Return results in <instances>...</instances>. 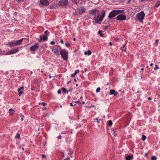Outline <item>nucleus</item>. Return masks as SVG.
Returning <instances> with one entry per match:
<instances>
[{
    "instance_id": "nucleus-5",
    "label": "nucleus",
    "mask_w": 160,
    "mask_h": 160,
    "mask_svg": "<svg viewBox=\"0 0 160 160\" xmlns=\"http://www.w3.org/2000/svg\"><path fill=\"white\" fill-rule=\"evenodd\" d=\"M60 53L61 57L64 60H67L68 59V51L64 49L60 51Z\"/></svg>"
},
{
    "instance_id": "nucleus-23",
    "label": "nucleus",
    "mask_w": 160,
    "mask_h": 160,
    "mask_svg": "<svg viewBox=\"0 0 160 160\" xmlns=\"http://www.w3.org/2000/svg\"><path fill=\"white\" fill-rule=\"evenodd\" d=\"M146 139V137L144 135H143L142 138V139L143 141H144Z\"/></svg>"
},
{
    "instance_id": "nucleus-52",
    "label": "nucleus",
    "mask_w": 160,
    "mask_h": 160,
    "mask_svg": "<svg viewBox=\"0 0 160 160\" xmlns=\"http://www.w3.org/2000/svg\"><path fill=\"white\" fill-rule=\"evenodd\" d=\"M18 1H23L24 0H17Z\"/></svg>"
},
{
    "instance_id": "nucleus-53",
    "label": "nucleus",
    "mask_w": 160,
    "mask_h": 160,
    "mask_svg": "<svg viewBox=\"0 0 160 160\" xmlns=\"http://www.w3.org/2000/svg\"><path fill=\"white\" fill-rule=\"evenodd\" d=\"M100 36H101V37H103V34H102V33H101V34H100Z\"/></svg>"
},
{
    "instance_id": "nucleus-50",
    "label": "nucleus",
    "mask_w": 160,
    "mask_h": 160,
    "mask_svg": "<svg viewBox=\"0 0 160 160\" xmlns=\"http://www.w3.org/2000/svg\"><path fill=\"white\" fill-rule=\"evenodd\" d=\"M148 99L149 100H151L152 99H151V98L150 97H149L148 98Z\"/></svg>"
},
{
    "instance_id": "nucleus-13",
    "label": "nucleus",
    "mask_w": 160,
    "mask_h": 160,
    "mask_svg": "<svg viewBox=\"0 0 160 160\" xmlns=\"http://www.w3.org/2000/svg\"><path fill=\"white\" fill-rule=\"evenodd\" d=\"M23 87H21L18 89V95L20 96L23 93Z\"/></svg>"
},
{
    "instance_id": "nucleus-43",
    "label": "nucleus",
    "mask_w": 160,
    "mask_h": 160,
    "mask_svg": "<svg viewBox=\"0 0 160 160\" xmlns=\"http://www.w3.org/2000/svg\"><path fill=\"white\" fill-rule=\"evenodd\" d=\"M60 42L62 44H63L64 42L63 41V40L62 39H61L60 40Z\"/></svg>"
},
{
    "instance_id": "nucleus-44",
    "label": "nucleus",
    "mask_w": 160,
    "mask_h": 160,
    "mask_svg": "<svg viewBox=\"0 0 160 160\" xmlns=\"http://www.w3.org/2000/svg\"><path fill=\"white\" fill-rule=\"evenodd\" d=\"M48 32V31L47 30H46L45 32V34H46V35H48V34L47 33Z\"/></svg>"
},
{
    "instance_id": "nucleus-61",
    "label": "nucleus",
    "mask_w": 160,
    "mask_h": 160,
    "mask_svg": "<svg viewBox=\"0 0 160 160\" xmlns=\"http://www.w3.org/2000/svg\"><path fill=\"white\" fill-rule=\"evenodd\" d=\"M49 78H51V75H49Z\"/></svg>"
},
{
    "instance_id": "nucleus-59",
    "label": "nucleus",
    "mask_w": 160,
    "mask_h": 160,
    "mask_svg": "<svg viewBox=\"0 0 160 160\" xmlns=\"http://www.w3.org/2000/svg\"><path fill=\"white\" fill-rule=\"evenodd\" d=\"M141 70H142V71L143 70H144V68H142L141 69Z\"/></svg>"
},
{
    "instance_id": "nucleus-28",
    "label": "nucleus",
    "mask_w": 160,
    "mask_h": 160,
    "mask_svg": "<svg viewBox=\"0 0 160 160\" xmlns=\"http://www.w3.org/2000/svg\"><path fill=\"white\" fill-rule=\"evenodd\" d=\"M100 88L99 87L96 90V92H99L100 91Z\"/></svg>"
},
{
    "instance_id": "nucleus-36",
    "label": "nucleus",
    "mask_w": 160,
    "mask_h": 160,
    "mask_svg": "<svg viewBox=\"0 0 160 160\" xmlns=\"http://www.w3.org/2000/svg\"><path fill=\"white\" fill-rule=\"evenodd\" d=\"M94 120H96L97 121V122L98 123H99V122H100V119H99L98 120V118H95L94 119Z\"/></svg>"
},
{
    "instance_id": "nucleus-26",
    "label": "nucleus",
    "mask_w": 160,
    "mask_h": 160,
    "mask_svg": "<svg viewBox=\"0 0 160 160\" xmlns=\"http://www.w3.org/2000/svg\"><path fill=\"white\" fill-rule=\"evenodd\" d=\"M112 124V121L111 120H109V121H108V125L109 126H111Z\"/></svg>"
},
{
    "instance_id": "nucleus-54",
    "label": "nucleus",
    "mask_w": 160,
    "mask_h": 160,
    "mask_svg": "<svg viewBox=\"0 0 160 160\" xmlns=\"http://www.w3.org/2000/svg\"><path fill=\"white\" fill-rule=\"evenodd\" d=\"M153 64H152V63H151V64H150V66H151V67H152V66H153Z\"/></svg>"
},
{
    "instance_id": "nucleus-7",
    "label": "nucleus",
    "mask_w": 160,
    "mask_h": 160,
    "mask_svg": "<svg viewBox=\"0 0 160 160\" xmlns=\"http://www.w3.org/2000/svg\"><path fill=\"white\" fill-rule=\"evenodd\" d=\"M68 0H61L59 2V4L61 6H66L68 4Z\"/></svg>"
},
{
    "instance_id": "nucleus-38",
    "label": "nucleus",
    "mask_w": 160,
    "mask_h": 160,
    "mask_svg": "<svg viewBox=\"0 0 160 160\" xmlns=\"http://www.w3.org/2000/svg\"><path fill=\"white\" fill-rule=\"evenodd\" d=\"M58 48H59V50L60 51H61V50H63V49H62L59 46H58Z\"/></svg>"
},
{
    "instance_id": "nucleus-1",
    "label": "nucleus",
    "mask_w": 160,
    "mask_h": 160,
    "mask_svg": "<svg viewBox=\"0 0 160 160\" xmlns=\"http://www.w3.org/2000/svg\"><path fill=\"white\" fill-rule=\"evenodd\" d=\"M99 11L96 9H92L89 12V14L90 16H92L97 14V16H95V20L97 23L101 24V21L102 20L105 16V12L104 10H102L101 12V15L99 16L100 13H98Z\"/></svg>"
},
{
    "instance_id": "nucleus-55",
    "label": "nucleus",
    "mask_w": 160,
    "mask_h": 160,
    "mask_svg": "<svg viewBox=\"0 0 160 160\" xmlns=\"http://www.w3.org/2000/svg\"><path fill=\"white\" fill-rule=\"evenodd\" d=\"M70 106H73V104H72V103H70Z\"/></svg>"
},
{
    "instance_id": "nucleus-19",
    "label": "nucleus",
    "mask_w": 160,
    "mask_h": 160,
    "mask_svg": "<svg viewBox=\"0 0 160 160\" xmlns=\"http://www.w3.org/2000/svg\"><path fill=\"white\" fill-rule=\"evenodd\" d=\"M121 48L122 51L126 52V48L125 45H123L122 47H121Z\"/></svg>"
},
{
    "instance_id": "nucleus-33",
    "label": "nucleus",
    "mask_w": 160,
    "mask_h": 160,
    "mask_svg": "<svg viewBox=\"0 0 160 160\" xmlns=\"http://www.w3.org/2000/svg\"><path fill=\"white\" fill-rule=\"evenodd\" d=\"M65 45L67 47H69L70 46V43H65Z\"/></svg>"
},
{
    "instance_id": "nucleus-12",
    "label": "nucleus",
    "mask_w": 160,
    "mask_h": 160,
    "mask_svg": "<svg viewBox=\"0 0 160 160\" xmlns=\"http://www.w3.org/2000/svg\"><path fill=\"white\" fill-rule=\"evenodd\" d=\"M47 38H48V37L45 35H43L42 36H40V39L39 41L40 42H42V41H44L45 40H46L47 39Z\"/></svg>"
},
{
    "instance_id": "nucleus-56",
    "label": "nucleus",
    "mask_w": 160,
    "mask_h": 160,
    "mask_svg": "<svg viewBox=\"0 0 160 160\" xmlns=\"http://www.w3.org/2000/svg\"><path fill=\"white\" fill-rule=\"evenodd\" d=\"M147 1V0H140L141 2H143V1Z\"/></svg>"
},
{
    "instance_id": "nucleus-51",
    "label": "nucleus",
    "mask_w": 160,
    "mask_h": 160,
    "mask_svg": "<svg viewBox=\"0 0 160 160\" xmlns=\"http://www.w3.org/2000/svg\"><path fill=\"white\" fill-rule=\"evenodd\" d=\"M109 44L111 46H112V43L111 42H110L109 43Z\"/></svg>"
},
{
    "instance_id": "nucleus-47",
    "label": "nucleus",
    "mask_w": 160,
    "mask_h": 160,
    "mask_svg": "<svg viewBox=\"0 0 160 160\" xmlns=\"http://www.w3.org/2000/svg\"><path fill=\"white\" fill-rule=\"evenodd\" d=\"M75 102L77 103H78L79 104H81V103L79 101H77V102Z\"/></svg>"
},
{
    "instance_id": "nucleus-32",
    "label": "nucleus",
    "mask_w": 160,
    "mask_h": 160,
    "mask_svg": "<svg viewBox=\"0 0 160 160\" xmlns=\"http://www.w3.org/2000/svg\"><path fill=\"white\" fill-rule=\"evenodd\" d=\"M68 150L69 151V152L70 154H72L73 153V151L71 150L70 149H68Z\"/></svg>"
},
{
    "instance_id": "nucleus-10",
    "label": "nucleus",
    "mask_w": 160,
    "mask_h": 160,
    "mask_svg": "<svg viewBox=\"0 0 160 160\" xmlns=\"http://www.w3.org/2000/svg\"><path fill=\"white\" fill-rule=\"evenodd\" d=\"M18 48H14L11 49L9 52V54H13L17 52L18 51Z\"/></svg>"
},
{
    "instance_id": "nucleus-29",
    "label": "nucleus",
    "mask_w": 160,
    "mask_h": 160,
    "mask_svg": "<svg viewBox=\"0 0 160 160\" xmlns=\"http://www.w3.org/2000/svg\"><path fill=\"white\" fill-rule=\"evenodd\" d=\"M91 53L92 52L90 50H88L87 52V55H91Z\"/></svg>"
},
{
    "instance_id": "nucleus-41",
    "label": "nucleus",
    "mask_w": 160,
    "mask_h": 160,
    "mask_svg": "<svg viewBox=\"0 0 160 160\" xmlns=\"http://www.w3.org/2000/svg\"><path fill=\"white\" fill-rule=\"evenodd\" d=\"M75 75V74L74 73L71 75V76L72 77H74Z\"/></svg>"
},
{
    "instance_id": "nucleus-30",
    "label": "nucleus",
    "mask_w": 160,
    "mask_h": 160,
    "mask_svg": "<svg viewBox=\"0 0 160 160\" xmlns=\"http://www.w3.org/2000/svg\"><path fill=\"white\" fill-rule=\"evenodd\" d=\"M159 69L158 66L157 65H155V68H154V69L155 70H157Z\"/></svg>"
},
{
    "instance_id": "nucleus-21",
    "label": "nucleus",
    "mask_w": 160,
    "mask_h": 160,
    "mask_svg": "<svg viewBox=\"0 0 160 160\" xmlns=\"http://www.w3.org/2000/svg\"><path fill=\"white\" fill-rule=\"evenodd\" d=\"M160 5V1L157 2V4L155 5V7L157 8Z\"/></svg>"
},
{
    "instance_id": "nucleus-57",
    "label": "nucleus",
    "mask_w": 160,
    "mask_h": 160,
    "mask_svg": "<svg viewBox=\"0 0 160 160\" xmlns=\"http://www.w3.org/2000/svg\"><path fill=\"white\" fill-rule=\"evenodd\" d=\"M74 81L75 82H76L77 81V80H76V78H74Z\"/></svg>"
},
{
    "instance_id": "nucleus-4",
    "label": "nucleus",
    "mask_w": 160,
    "mask_h": 160,
    "mask_svg": "<svg viewBox=\"0 0 160 160\" xmlns=\"http://www.w3.org/2000/svg\"><path fill=\"white\" fill-rule=\"evenodd\" d=\"M145 16V14L144 12H140L138 13L136 15V19L139 20L141 22H143V19Z\"/></svg>"
},
{
    "instance_id": "nucleus-64",
    "label": "nucleus",
    "mask_w": 160,
    "mask_h": 160,
    "mask_svg": "<svg viewBox=\"0 0 160 160\" xmlns=\"http://www.w3.org/2000/svg\"><path fill=\"white\" fill-rule=\"evenodd\" d=\"M130 1H131V0H129L128 1V2L129 3L130 2Z\"/></svg>"
},
{
    "instance_id": "nucleus-42",
    "label": "nucleus",
    "mask_w": 160,
    "mask_h": 160,
    "mask_svg": "<svg viewBox=\"0 0 160 160\" xmlns=\"http://www.w3.org/2000/svg\"><path fill=\"white\" fill-rule=\"evenodd\" d=\"M159 42V40H156V43L158 44V43Z\"/></svg>"
},
{
    "instance_id": "nucleus-39",
    "label": "nucleus",
    "mask_w": 160,
    "mask_h": 160,
    "mask_svg": "<svg viewBox=\"0 0 160 160\" xmlns=\"http://www.w3.org/2000/svg\"><path fill=\"white\" fill-rule=\"evenodd\" d=\"M55 43V42H53V41H51V42H50V44H51V45H53Z\"/></svg>"
},
{
    "instance_id": "nucleus-35",
    "label": "nucleus",
    "mask_w": 160,
    "mask_h": 160,
    "mask_svg": "<svg viewBox=\"0 0 160 160\" xmlns=\"http://www.w3.org/2000/svg\"><path fill=\"white\" fill-rule=\"evenodd\" d=\"M109 26H110V25H108V26H106L105 27V28H104V30H106L108 28Z\"/></svg>"
},
{
    "instance_id": "nucleus-40",
    "label": "nucleus",
    "mask_w": 160,
    "mask_h": 160,
    "mask_svg": "<svg viewBox=\"0 0 160 160\" xmlns=\"http://www.w3.org/2000/svg\"><path fill=\"white\" fill-rule=\"evenodd\" d=\"M61 90H60V89L58 90V94H59L61 93Z\"/></svg>"
},
{
    "instance_id": "nucleus-31",
    "label": "nucleus",
    "mask_w": 160,
    "mask_h": 160,
    "mask_svg": "<svg viewBox=\"0 0 160 160\" xmlns=\"http://www.w3.org/2000/svg\"><path fill=\"white\" fill-rule=\"evenodd\" d=\"M79 72V71L78 70H77L75 71L74 72V73L76 75Z\"/></svg>"
},
{
    "instance_id": "nucleus-46",
    "label": "nucleus",
    "mask_w": 160,
    "mask_h": 160,
    "mask_svg": "<svg viewBox=\"0 0 160 160\" xmlns=\"http://www.w3.org/2000/svg\"><path fill=\"white\" fill-rule=\"evenodd\" d=\"M46 157V156L44 154L42 155V157L43 158H45Z\"/></svg>"
},
{
    "instance_id": "nucleus-34",
    "label": "nucleus",
    "mask_w": 160,
    "mask_h": 160,
    "mask_svg": "<svg viewBox=\"0 0 160 160\" xmlns=\"http://www.w3.org/2000/svg\"><path fill=\"white\" fill-rule=\"evenodd\" d=\"M47 104V103L45 102H42L41 103V105L43 106H44Z\"/></svg>"
},
{
    "instance_id": "nucleus-18",
    "label": "nucleus",
    "mask_w": 160,
    "mask_h": 160,
    "mask_svg": "<svg viewBox=\"0 0 160 160\" xmlns=\"http://www.w3.org/2000/svg\"><path fill=\"white\" fill-rule=\"evenodd\" d=\"M116 131H115L114 129H113V130H112V132H111L112 134L114 135V136H116L117 135V133L116 132Z\"/></svg>"
},
{
    "instance_id": "nucleus-49",
    "label": "nucleus",
    "mask_w": 160,
    "mask_h": 160,
    "mask_svg": "<svg viewBox=\"0 0 160 160\" xmlns=\"http://www.w3.org/2000/svg\"><path fill=\"white\" fill-rule=\"evenodd\" d=\"M84 54L85 55H87V52H84Z\"/></svg>"
},
{
    "instance_id": "nucleus-17",
    "label": "nucleus",
    "mask_w": 160,
    "mask_h": 160,
    "mask_svg": "<svg viewBox=\"0 0 160 160\" xmlns=\"http://www.w3.org/2000/svg\"><path fill=\"white\" fill-rule=\"evenodd\" d=\"M61 89L63 92V93H68V91L65 88H62Z\"/></svg>"
},
{
    "instance_id": "nucleus-62",
    "label": "nucleus",
    "mask_w": 160,
    "mask_h": 160,
    "mask_svg": "<svg viewBox=\"0 0 160 160\" xmlns=\"http://www.w3.org/2000/svg\"><path fill=\"white\" fill-rule=\"evenodd\" d=\"M76 40V39L75 38H74L73 39V41H75Z\"/></svg>"
},
{
    "instance_id": "nucleus-63",
    "label": "nucleus",
    "mask_w": 160,
    "mask_h": 160,
    "mask_svg": "<svg viewBox=\"0 0 160 160\" xmlns=\"http://www.w3.org/2000/svg\"><path fill=\"white\" fill-rule=\"evenodd\" d=\"M82 104H84L85 103V102H84V101L82 102Z\"/></svg>"
},
{
    "instance_id": "nucleus-6",
    "label": "nucleus",
    "mask_w": 160,
    "mask_h": 160,
    "mask_svg": "<svg viewBox=\"0 0 160 160\" xmlns=\"http://www.w3.org/2000/svg\"><path fill=\"white\" fill-rule=\"evenodd\" d=\"M39 47V45L38 43H36L35 45L31 47L30 49L32 51H34L37 50Z\"/></svg>"
},
{
    "instance_id": "nucleus-25",
    "label": "nucleus",
    "mask_w": 160,
    "mask_h": 160,
    "mask_svg": "<svg viewBox=\"0 0 160 160\" xmlns=\"http://www.w3.org/2000/svg\"><path fill=\"white\" fill-rule=\"evenodd\" d=\"M157 158L155 156H153L151 158V160H157Z\"/></svg>"
},
{
    "instance_id": "nucleus-14",
    "label": "nucleus",
    "mask_w": 160,
    "mask_h": 160,
    "mask_svg": "<svg viewBox=\"0 0 160 160\" xmlns=\"http://www.w3.org/2000/svg\"><path fill=\"white\" fill-rule=\"evenodd\" d=\"M118 92H116L114 90L111 89L110 90V93L111 95H113L114 96H116Z\"/></svg>"
},
{
    "instance_id": "nucleus-16",
    "label": "nucleus",
    "mask_w": 160,
    "mask_h": 160,
    "mask_svg": "<svg viewBox=\"0 0 160 160\" xmlns=\"http://www.w3.org/2000/svg\"><path fill=\"white\" fill-rule=\"evenodd\" d=\"M126 160H131L133 159L132 155H128L125 158Z\"/></svg>"
},
{
    "instance_id": "nucleus-11",
    "label": "nucleus",
    "mask_w": 160,
    "mask_h": 160,
    "mask_svg": "<svg viewBox=\"0 0 160 160\" xmlns=\"http://www.w3.org/2000/svg\"><path fill=\"white\" fill-rule=\"evenodd\" d=\"M52 51L56 55H59V51L58 49V48H52Z\"/></svg>"
},
{
    "instance_id": "nucleus-45",
    "label": "nucleus",
    "mask_w": 160,
    "mask_h": 160,
    "mask_svg": "<svg viewBox=\"0 0 160 160\" xmlns=\"http://www.w3.org/2000/svg\"><path fill=\"white\" fill-rule=\"evenodd\" d=\"M101 33H102V31H101L100 30H99L98 32V33L99 34H101Z\"/></svg>"
},
{
    "instance_id": "nucleus-22",
    "label": "nucleus",
    "mask_w": 160,
    "mask_h": 160,
    "mask_svg": "<svg viewBox=\"0 0 160 160\" xmlns=\"http://www.w3.org/2000/svg\"><path fill=\"white\" fill-rule=\"evenodd\" d=\"M20 116L21 117V120L22 121H23V118H24V116L22 115V113H20Z\"/></svg>"
},
{
    "instance_id": "nucleus-2",
    "label": "nucleus",
    "mask_w": 160,
    "mask_h": 160,
    "mask_svg": "<svg viewBox=\"0 0 160 160\" xmlns=\"http://www.w3.org/2000/svg\"><path fill=\"white\" fill-rule=\"evenodd\" d=\"M123 10H113L108 15V18L110 19H112L113 18L119 13H123Z\"/></svg>"
},
{
    "instance_id": "nucleus-3",
    "label": "nucleus",
    "mask_w": 160,
    "mask_h": 160,
    "mask_svg": "<svg viewBox=\"0 0 160 160\" xmlns=\"http://www.w3.org/2000/svg\"><path fill=\"white\" fill-rule=\"evenodd\" d=\"M23 39V38H22L18 40L10 42H8L6 45L7 46H10L11 48L14 47L16 46L21 44L22 41Z\"/></svg>"
},
{
    "instance_id": "nucleus-9",
    "label": "nucleus",
    "mask_w": 160,
    "mask_h": 160,
    "mask_svg": "<svg viewBox=\"0 0 160 160\" xmlns=\"http://www.w3.org/2000/svg\"><path fill=\"white\" fill-rule=\"evenodd\" d=\"M117 18L118 20H125L126 17L122 14H120L117 16Z\"/></svg>"
},
{
    "instance_id": "nucleus-37",
    "label": "nucleus",
    "mask_w": 160,
    "mask_h": 160,
    "mask_svg": "<svg viewBox=\"0 0 160 160\" xmlns=\"http://www.w3.org/2000/svg\"><path fill=\"white\" fill-rule=\"evenodd\" d=\"M61 135H59L57 137V138L58 139H60L61 138Z\"/></svg>"
},
{
    "instance_id": "nucleus-20",
    "label": "nucleus",
    "mask_w": 160,
    "mask_h": 160,
    "mask_svg": "<svg viewBox=\"0 0 160 160\" xmlns=\"http://www.w3.org/2000/svg\"><path fill=\"white\" fill-rule=\"evenodd\" d=\"M9 112L10 114H12L13 113L14 111L11 108L9 110Z\"/></svg>"
},
{
    "instance_id": "nucleus-60",
    "label": "nucleus",
    "mask_w": 160,
    "mask_h": 160,
    "mask_svg": "<svg viewBox=\"0 0 160 160\" xmlns=\"http://www.w3.org/2000/svg\"><path fill=\"white\" fill-rule=\"evenodd\" d=\"M85 69V72H86V71H87V68H85V69Z\"/></svg>"
},
{
    "instance_id": "nucleus-8",
    "label": "nucleus",
    "mask_w": 160,
    "mask_h": 160,
    "mask_svg": "<svg viewBox=\"0 0 160 160\" xmlns=\"http://www.w3.org/2000/svg\"><path fill=\"white\" fill-rule=\"evenodd\" d=\"M40 2L41 4L44 6H47L50 4L48 0H40Z\"/></svg>"
},
{
    "instance_id": "nucleus-24",
    "label": "nucleus",
    "mask_w": 160,
    "mask_h": 160,
    "mask_svg": "<svg viewBox=\"0 0 160 160\" xmlns=\"http://www.w3.org/2000/svg\"><path fill=\"white\" fill-rule=\"evenodd\" d=\"M20 135L18 133L17 134L16 136H15V137L18 139H19L20 138Z\"/></svg>"
},
{
    "instance_id": "nucleus-15",
    "label": "nucleus",
    "mask_w": 160,
    "mask_h": 160,
    "mask_svg": "<svg viewBox=\"0 0 160 160\" xmlns=\"http://www.w3.org/2000/svg\"><path fill=\"white\" fill-rule=\"evenodd\" d=\"M85 8L84 7H80L79 9V13L81 14L85 12Z\"/></svg>"
},
{
    "instance_id": "nucleus-58",
    "label": "nucleus",
    "mask_w": 160,
    "mask_h": 160,
    "mask_svg": "<svg viewBox=\"0 0 160 160\" xmlns=\"http://www.w3.org/2000/svg\"><path fill=\"white\" fill-rule=\"evenodd\" d=\"M147 155H148V154H147V153H146L145 154V156H147Z\"/></svg>"
},
{
    "instance_id": "nucleus-48",
    "label": "nucleus",
    "mask_w": 160,
    "mask_h": 160,
    "mask_svg": "<svg viewBox=\"0 0 160 160\" xmlns=\"http://www.w3.org/2000/svg\"><path fill=\"white\" fill-rule=\"evenodd\" d=\"M71 82V80H70V81H69L67 83V84H69Z\"/></svg>"
},
{
    "instance_id": "nucleus-27",
    "label": "nucleus",
    "mask_w": 160,
    "mask_h": 160,
    "mask_svg": "<svg viewBox=\"0 0 160 160\" xmlns=\"http://www.w3.org/2000/svg\"><path fill=\"white\" fill-rule=\"evenodd\" d=\"M78 1L79 0H72V2L76 4H77L78 2Z\"/></svg>"
}]
</instances>
